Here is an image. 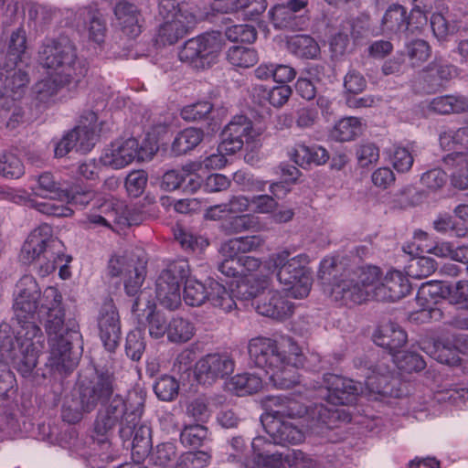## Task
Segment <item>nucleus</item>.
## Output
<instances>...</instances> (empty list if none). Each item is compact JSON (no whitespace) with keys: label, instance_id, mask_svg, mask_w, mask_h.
<instances>
[{"label":"nucleus","instance_id":"nucleus-5","mask_svg":"<svg viewBox=\"0 0 468 468\" xmlns=\"http://www.w3.org/2000/svg\"><path fill=\"white\" fill-rule=\"evenodd\" d=\"M381 282V271L377 266H361L335 279L331 287V297L345 305L360 304L369 299L377 300Z\"/></svg>","mask_w":468,"mask_h":468},{"label":"nucleus","instance_id":"nucleus-22","mask_svg":"<svg viewBox=\"0 0 468 468\" xmlns=\"http://www.w3.org/2000/svg\"><path fill=\"white\" fill-rule=\"evenodd\" d=\"M418 16L419 18L426 20V17L419 6L412 8L410 16H407V10L400 5H393L385 12L381 26L382 30L388 34H401L410 29V19Z\"/></svg>","mask_w":468,"mask_h":468},{"label":"nucleus","instance_id":"nucleus-48","mask_svg":"<svg viewBox=\"0 0 468 468\" xmlns=\"http://www.w3.org/2000/svg\"><path fill=\"white\" fill-rule=\"evenodd\" d=\"M227 58L229 62L235 67L250 68L257 63L258 54L253 48L233 46L229 48Z\"/></svg>","mask_w":468,"mask_h":468},{"label":"nucleus","instance_id":"nucleus-46","mask_svg":"<svg viewBox=\"0 0 468 468\" xmlns=\"http://www.w3.org/2000/svg\"><path fill=\"white\" fill-rule=\"evenodd\" d=\"M174 235L181 248L187 252H201L209 244L207 239L202 236L194 235L181 227L175 229Z\"/></svg>","mask_w":468,"mask_h":468},{"label":"nucleus","instance_id":"nucleus-27","mask_svg":"<svg viewBox=\"0 0 468 468\" xmlns=\"http://www.w3.org/2000/svg\"><path fill=\"white\" fill-rule=\"evenodd\" d=\"M119 207H114L112 201H103L97 207L99 213H89L84 224L89 229H95L99 227L110 228L111 220L120 225H131L132 223L127 217L119 215Z\"/></svg>","mask_w":468,"mask_h":468},{"label":"nucleus","instance_id":"nucleus-58","mask_svg":"<svg viewBox=\"0 0 468 468\" xmlns=\"http://www.w3.org/2000/svg\"><path fill=\"white\" fill-rule=\"evenodd\" d=\"M145 349V342L143 333L138 330H133L128 333L125 342V352L133 361L141 359Z\"/></svg>","mask_w":468,"mask_h":468},{"label":"nucleus","instance_id":"nucleus-28","mask_svg":"<svg viewBox=\"0 0 468 468\" xmlns=\"http://www.w3.org/2000/svg\"><path fill=\"white\" fill-rule=\"evenodd\" d=\"M267 432L275 444H296L303 441V432L292 423L284 420H272Z\"/></svg>","mask_w":468,"mask_h":468},{"label":"nucleus","instance_id":"nucleus-29","mask_svg":"<svg viewBox=\"0 0 468 468\" xmlns=\"http://www.w3.org/2000/svg\"><path fill=\"white\" fill-rule=\"evenodd\" d=\"M291 159L300 166L321 165L329 159L327 150L320 145L295 144L288 153Z\"/></svg>","mask_w":468,"mask_h":468},{"label":"nucleus","instance_id":"nucleus-38","mask_svg":"<svg viewBox=\"0 0 468 468\" xmlns=\"http://www.w3.org/2000/svg\"><path fill=\"white\" fill-rule=\"evenodd\" d=\"M265 243L261 235L239 237L231 239L222 246V252L226 255H238L260 249Z\"/></svg>","mask_w":468,"mask_h":468},{"label":"nucleus","instance_id":"nucleus-42","mask_svg":"<svg viewBox=\"0 0 468 468\" xmlns=\"http://www.w3.org/2000/svg\"><path fill=\"white\" fill-rule=\"evenodd\" d=\"M184 301L190 306H200L209 297V285L207 287L196 279H185Z\"/></svg>","mask_w":468,"mask_h":468},{"label":"nucleus","instance_id":"nucleus-57","mask_svg":"<svg viewBox=\"0 0 468 468\" xmlns=\"http://www.w3.org/2000/svg\"><path fill=\"white\" fill-rule=\"evenodd\" d=\"M131 437H133V453L147 454L151 447L150 428L146 425H140L139 423L133 430Z\"/></svg>","mask_w":468,"mask_h":468},{"label":"nucleus","instance_id":"nucleus-15","mask_svg":"<svg viewBox=\"0 0 468 468\" xmlns=\"http://www.w3.org/2000/svg\"><path fill=\"white\" fill-rule=\"evenodd\" d=\"M14 312L16 319L34 318L40 298V289L34 277L23 276L15 289Z\"/></svg>","mask_w":468,"mask_h":468},{"label":"nucleus","instance_id":"nucleus-59","mask_svg":"<svg viewBox=\"0 0 468 468\" xmlns=\"http://www.w3.org/2000/svg\"><path fill=\"white\" fill-rule=\"evenodd\" d=\"M440 144L446 150H451L455 144H468V126L444 130L440 134Z\"/></svg>","mask_w":468,"mask_h":468},{"label":"nucleus","instance_id":"nucleus-2","mask_svg":"<svg viewBox=\"0 0 468 468\" xmlns=\"http://www.w3.org/2000/svg\"><path fill=\"white\" fill-rule=\"evenodd\" d=\"M39 315L48 335V365L59 373L73 370L80 360V353L72 350V341L79 337L78 325L74 320H65L62 295L56 287L44 290Z\"/></svg>","mask_w":468,"mask_h":468},{"label":"nucleus","instance_id":"nucleus-7","mask_svg":"<svg viewBox=\"0 0 468 468\" xmlns=\"http://www.w3.org/2000/svg\"><path fill=\"white\" fill-rule=\"evenodd\" d=\"M33 318L16 319L19 328L16 331L17 356L16 369L23 376H29L37 365L39 354L44 348V335Z\"/></svg>","mask_w":468,"mask_h":468},{"label":"nucleus","instance_id":"nucleus-21","mask_svg":"<svg viewBox=\"0 0 468 468\" xmlns=\"http://www.w3.org/2000/svg\"><path fill=\"white\" fill-rule=\"evenodd\" d=\"M252 122L244 115L235 116L221 133L220 147L223 151L234 154L240 150L245 141L251 138Z\"/></svg>","mask_w":468,"mask_h":468},{"label":"nucleus","instance_id":"nucleus-36","mask_svg":"<svg viewBox=\"0 0 468 468\" xmlns=\"http://www.w3.org/2000/svg\"><path fill=\"white\" fill-rule=\"evenodd\" d=\"M448 165L455 166L452 175V183L460 189L468 188V154L452 153L444 157Z\"/></svg>","mask_w":468,"mask_h":468},{"label":"nucleus","instance_id":"nucleus-14","mask_svg":"<svg viewBox=\"0 0 468 468\" xmlns=\"http://www.w3.org/2000/svg\"><path fill=\"white\" fill-rule=\"evenodd\" d=\"M15 332L10 324L2 323L0 324V406L7 399L8 392L12 388L13 376L8 369L10 362L16 368V357L17 347Z\"/></svg>","mask_w":468,"mask_h":468},{"label":"nucleus","instance_id":"nucleus-49","mask_svg":"<svg viewBox=\"0 0 468 468\" xmlns=\"http://www.w3.org/2000/svg\"><path fill=\"white\" fill-rule=\"evenodd\" d=\"M80 16H83L89 20V37L98 44L103 42L106 32V24L104 19L101 17V15L98 11L84 7L80 10Z\"/></svg>","mask_w":468,"mask_h":468},{"label":"nucleus","instance_id":"nucleus-1","mask_svg":"<svg viewBox=\"0 0 468 468\" xmlns=\"http://www.w3.org/2000/svg\"><path fill=\"white\" fill-rule=\"evenodd\" d=\"M270 261L277 270L278 281L284 286L283 292H268L256 302L255 308L263 316L284 320L294 311V304L288 298L302 299L310 292L312 277L305 267L309 258L306 254L291 257L289 251L283 250L273 254Z\"/></svg>","mask_w":468,"mask_h":468},{"label":"nucleus","instance_id":"nucleus-60","mask_svg":"<svg viewBox=\"0 0 468 468\" xmlns=\"http://www.w3.org/2000/svg\"><path fill=\"white\" fill-rule=\"evenodd\" d=\"M225 36L231 42L252 43L257 38V31L250 25H234L227 27Z\"/></svg>","mask_w":468,"mask_h":468},{"label":"nucleus","instance_id":"nucleus-62","mask_svg":"<svg viewBox=\"0 0 468 468\" xmlns=\"http://www.w3.org/2000/svg\"><path fill=\"white\" fill-rule=\"evenodd\" d=\"M213 106L208 101H198L185 106L181 110V117L187 122H198L207 118Z\"/></svg>","mask_w":468,"mask_h":468},{"label":"nucleus","instance_id":"nucleus-26","mask_svg":"<svg viewBox=\"0 0 468 468\" xmlns=\"http://www.w3.org/2000/svg\"><path fill=\"white\" fill-rule=\"evenodd\" d=\"M375 343L388 350L393 356L407 342L406 332L397 324L388 322L380 325L374 335Z\"/></svg>","mask_w":468,"mask_h":468},{"label":"nucleus","instance_id":"nucleus-44","mask_svg":"<svg viewBox=\"0 0 468 468\" xmlns=\"http://www.w3.org/2000/svg\"><path fill=\"white\" fill-rule=\"evenodd\" d=\"M361 122L356 117H347L340 120L331 132V136L339 142H347L355 139L361 133Z\"/></svg>","mask_w":468,"mask_h":468},{"label":"nucleus","instance_id":"nucleus-25","mask_svg":"<svg viewBox=\"0 0 468 468\" xmlns=\"http://www.w3.org/2000/svg\"><path fill=\"white\" fill-rule=\"evenodd\" d=\"M114 16L122 31L134 37L141 33L142 15L138 7L129 1H120L114 7Z\"/></svg>","mask_w":468,"mask_h":468},{"label":"nucleus","instance_id":"nucleus-61","mask_svg":"<svg viewBox=\"0 0 468 468\" xmlns=\"http://www.w3.org/2000/svg\"><path fill=\"white\" fill-rule=\"evenodd\" d=\"M288 399L282 396H267L263 399V407L273 420H283L288 414Z\"/></svg>","mask_w":468,"mask_h":468},{"label":"nucleus","instance_id":"nucleus-13","mask_svg":"<svg viewBox=\"0 0 468 468\" xmlns=\"http://www.w3.org/2000/svg\"><path fill=\"white\" fill-rule=\"evenodd\" d=\"M114 392V378L109 372L97 373L80 386V406L83 412H91L99 404L109 400Z\"/></svg>","mask_w":468,"mask_h":468},{"label":"nucleus","instance_id":"nucleus-19","mask_svg":"<svg viewBox=\"0 0 468 468\" xmlns=\"http://www.w3.org/2000/svg\"><path fill=\"white\" fill-rule=\"evenodd\" d=\"M327 401L333 405H351L356 402L360 391L352 379L335 374L324 377Z\"/></svg>","mask_w":468,"mask_h":468},{"label":"nucleus","instance_id":"nucleus-17","mask_svg":"<svg viewBox=\"0 0 468 468\" xmlns=\"http://www.w3.org/2000/svg\"><path fill=\"white\" fill-rule=\"evenodd\" d=\"M234 361L227 355L209 354L196 364V377L199 383L210 385L218 378L230 375Z\"/></svg>","mask_w":468,"mask_h":468},{"label":"nucleus","instance_id":"nucleus-45","mask_svg":"<svg viewBox=\"0 0 468 468\" xmlns=\"http://www.w3.org/2000/svg\"><path fill=\"white\" fill-rule=\"evenodd\" d=\"M195 327L192 323L182 317L176 316L168 324L167 338L173 343H185L194 335Z\"/></svg>","mask_w":468,"mask_h":468},{"label":"nucleus","instance_id":"nucleus-24","mask_svg":"<svg viewBox=\"0 0 468 468\" xmlns=\"http://www.w3.org/2000/svg\"><path fill=\"white\" fill-rule=\"evenodd\" d=\"M304 357L299 348L297 355H292L283 365L278 367V370H273L268 374L273 385L282 389H287L300 383V376L297 368L303 367Z\"/></svg>","mask_w":468,"mask_h":468},{"label":"nucleus","instance_id":"nucleus-51","mask_svg":"<svg viewBox=\"0 0 468 468\" xmlns=\"http://www.w3.org/2000/svg\"><path fill=\"white\" fill-rule=\"evenodd\" d=\"M25 174V166L21 160L13 153L0 155V176L8 179H16Z\"/></svg>","mask_w":468,"mask_h":468},{"label":"nucleus","instance_id":"nucleus-20","mask_svg":"<svg viewBox=\"0 0 468 468\" xmlns=\"http://www.w3.org/2000/svg\"><path fill=\"white\" fill-rule=\"evenodd\" d=\"M100 337L109 352H114L121 338L120 317L112 302L105 303L98 317Z\"/></svg>","mask_w":468,"mask_h":468},{"label":"nucleus","instance_id":"nucleus-18","mask_svg":"<svg viewBox=\"0 0 468 468\" xmlns=\"http://www.w3.org/2000/svg\"><path fill=\"white\" fill-rule=\"evenodd\" d=\"M135 158L144 159L135 138L115 141L106 148L101 156V162L113 169H121L130 165Z\"/></svg>","mask_w":468,"mask_h":468},{"label":"nucleus","instance_id":"nucleus-56","mask_svg":"<svg viewBox=\"0 0 468 468\" xmlns=\"http://www.w3.org/2000/svg\"><path fill=\"white\" fill-rule=\"evenodd\" d=\"M211 459L207 452H186L182 453L176 461L177 468H204Z\"/></svg>","mask_w":468,"mask_h":468},{"label":"nucleus","instance_id":"nucleus-31","mask_svg":"<svg viewBox=\"0 0 468 468\" xmlns=\"http://www.w3.org/2000/svg\"><path fill=\"white\" fill-rule=\"evenodd\" d=\"M28 60L27 33L20 27L10 35L5 62L28 64Z\"/></svg>","mask_w":468,"mask_h":468},{"label":"nucleus","instance_id":"nucleus-32","mask_svg":"<svg viewBox=\"0 0 468 468\" xmlns=\"http://www.w3.org/2000/svg\"><path fill=\"white\" fill-rule=\"evenodd\" d=\"M269 286L266 276H250L239 281L232 288V293L239 301H249L258 297Z\"/></svg>","mask_w":468,"mask_h":468},{"label":"nucleus","instance_id":"nucleus-55","mask_svg":"<svg viewBox=\"0 0 468 468\" xmlns=\"http://www.w3.org/2000/svg\"><path fill=\"white\" fill-rule=\"evenodd\" d=\"M437 269L436 261L430 257H420L412 260L408 266V275L422 279L432 274Z\"/></svg>","mask_w":468,"mask_h":468},{"label":"nucleus","instance_id":"nucleus-52","mask_svg":"<svg viewBox=\"0 0 468 468\" xmlns=\"http://www.w3.org/2000/svg\"><path fill=\"white\" fill-rule=\"evenodd\" d=\"M392 357L397 367L406 372L420 371L426 366L422 356L414 352H401L399 350Z\"/></svg>","mask_w":468,"mask_h":468},{"label":"nucleus","instance_id":"nucleus-54","mask_svg":"<svg viewBox=\"0 0 468 468\" xmlns=\"http://www.w3.org/2000/svg\"><path fill=\"white\" fill-rule=\"evenodd\" d=\"M178 389L179 385L176 379L167 375L160 378L154 386V393L164 401L175 399L178 394Z\"/></svg>","mask_w":468,"mask_h":468},{"label":"nucleus","instance_id":"nucleus-8","mask_svg":"<svg viewBox=\"0 0 468 468\" xmlns=\"http://www.w3.org/2000/svg\"><path fill=\"white\" fill-rule=\"evenodd\" d=\"M222 48L221 34L207 32L186 40L179 50L178 58L194 69H204L215 63Z\"/></svg>","mask_w":468,"mask_h":468},{"label":"nucleus","instance_id":"nucleus-41","mask_svg":"<svg viewBox=\"0 0 468 468\" xmlns=\"http://www.w3.org/2000/svg\"><path fill=\"white\" fill-rule=\"evenodd\" d=\"M221 230L227 235H234L248 230H257L259 229L258 218L243 214L230 217L224 220L220 226Z\"/></svg>","mask_w":468,"mask_h":468},{"label":"nucleus","instance_id":"nucleus-12","mask_svg":"<svg viewBox=\"0 0 468 468\" xmlns=\"http://www.w3.org/2000/svg\"><path fill=\"white\" fill-rule=\"evenodd\" d=\"M287 418L303 419L306 427L314 430L323 425L334 428L339 419V412L324 404L305 405L293 399H288Z\"/></svg>","mask_w":468,"mask_h":468},{"label":"nucleus","instance_id":"nucleus-39","mask_svg":"<svg viewBox=\"0 0 468 468\" xmlns=\"http://www.w3.org/2000/svg\"><path fill=\"white\" fill-rule=\"evenodd\" d=\"M209 303L216 308L229 313L237 308L235 296L217 281L209 282Z\"/></svg>","mask_w":468,"mask_h":468},{"label":"nucleus","instance_id":"nucleus-23","mask_svg":"<svg viewBox=\"0 0 468 468\" xmlns=\"http://www.w3.org/2000/svg\"><path fill=\"white\" fill-rule=\"evenodd\" d=\"M410 292V282L401 271H388L377 292V301H398L406 296Z\"/></svg>","mask_w":468,"mask_h":468},{"label":"nucleus","instance_id":"nucleus-34","mask_svg":"<svg viewBox=\"0 0 468 468\" xmlns=\"http://www.w3.org/2000/svg\"><path fill=\"white\" fill-rule=\"evenodd\" d=\"M287 48L292 54L307 59H314L320 53L319 45L308 35H298L290 37L287 41Z\"/></svg>","mask_w":468,"mask_h":468},{"label":"nucleus","instance_id":"nucleus-11","mask_svg":"<svg viewBox=\"0 0 468 468\" xmlns=\"http://www.w3.org/2000/svg\"><path fill=\"white\" fill-rule=\"evenodd\" d=\"M190 274L188 261L184 259L175 261L167 265L156 280V298L160 304L174 310L181 303V283Z\"/></svg>","mask_w":468,"mask_h":468},{"label":"nucleus","instance_id":"nucleus-64","mask_svg":"<svg viewBox=\"0 0 468 468\" xmlns=\"http://www.w3.org/2000/svg\"><path fill=\"white\" fill-rule=\"evenodd\" d=\"M260 90L262 92L263 98L276 108L283 106L288 101L292 92L291 87L288 85L276 86L271 90L261 87Z\"/></svg>","mask_w":468,"mask_h":468},{"label":"nucleus","instance_id":"nucleus-10","mask_svg":"<svg viewBox=\"0 0 468 468\" xmlns=\"http://www.w3.org/2000/svg\"><path fill=\"white\" fill-rule=\"evenodd\" d=\"M167 14H162L158 9L160 24L155 40L161 45H173L182 38L197 24V16L186 0L180 5H173Z\"/></svg>","mask_w":468,"mask_h":468},{"label":"nucleus","instance_id":"nucleus-3","mask_svg":"<svg viewBox=\"0 0 468 468\" xmlns=\"http://www.w3.org/2000/svg\"><path fill=\"white\" fill-rule=\"evenodd\" d=\"M39 61L54 72L52 78L34 86L35 99L39 103H49L62 87H77L88 72L87 62L77 56L75 46L67 37L47 39L39 50Z\"/></svg>","mask_w":468,"mask_h":468},{"label":"nucleus","instance_id":"nucleus-43","mask_svg":"<svg viewBox=\"0 0 468 468\" xmlns=\"http://www.w3.org/2000/svg\"><path fill=\"white\" fill-rule=\"evenodd\" d=\"M269 16L275 28L296 30L300 27L301 18L285 7L284 4L273 6Z\"/></svg>","mask_w":468,"mask_h":468},{"label":"nucleus","instance_id":"nucleus-53","mask_svg":"<svg viewBox=\"0 0 468 468\" xmlns=\"http://www.w3.org/2000/svg\"><path fill=\"white\" fill-rule=\"evenodd\" d=\"M445 289V298L450 303L463 305L468 309V281L461 280L454 283H447Z\"/></svg>","mask_w":468,"mask_h":468},{"label":"nucleus","instance_id":"nucleus-37","mask_svg":"<svg viewBox=\"0 0 468 468\" xmlns=\"http://www.w3.org/2000/svg\"><path fill=\"white\" fill-rule=\"evenodd\" d=\"M367 363L366 362L365 367ZM365 384L367 388L374 393L384 394L387 393V385L389 379V370L384 364L377 366L370 365L365 367Z\"/></svg>","mask_w":468,"mask_h":468},{"label":"nucleus","instance_id":"nucleus-9","mask_svg":"<svg viewBox=\"0 0 468 468\" xmlns=\"http://www.w3.org/2000/svg\"><path fill=\"white\" fill-rule=\"evenodd\" d=\"M48 230L49 227L44 226L32 231L23 244L19 256L20 261L25 264L38 261L39 271L43 276L55 271L61 257L58 252L54 251L58 242L42 236L43 231L48 234Z\"/></svg>","mask_w":468,"mask_h":468},{"label":"nucleus","instance_id":"nucleus-4","mask_svg":"<svg viewBox=\"0 0 468 468\" xmlns=\"http://www.w3.org/2000/svg\"><path fill=\"white\" fill-rule=\"evenodd\" d=\"M144 398L137 391L129 392L126 398L115 395L100 410L94 422L93 438L99 443L109 440L114 428L119 425V433L123 439H130L133 430L140 423L144 408Z\"/></svg>","mask_w":468,"mask_h":468},{"label":"nucleus","instance_id":"nucleus-40","mask_svg":"<svg viewBox=\"0 0 468 468\" xmlns=\"http://www.w3.org/2000/svg\"><path fill=\"white\" fill-rule=\"evenodd\" d=\"M37 194L50 199H69V194L61 188L54 176L45 172L38 176Z\"/></svg>","mask_w":468,"mask_h":468},{"label":"nucleus","instance_id":"nucleus-30","mask_svg":"<svg viewBox=\"0 0 468 468\" xmlns=\"http://www.w3.org/2000/svg\"><path fill=\"white\" fill-rule=\"evenodd\" d=\"M276 444L264 437L259 436L253 439L251 448L255 454L256 462L266 468H279L282 462V453L275 450Z\"/></svg>","mask_w":468,"mask_h":468},{"label":"nucleus","instance_id":"nucleus-63","mask_svg":"<svg viewBox=\"0 0 468 468\" xmlns=\"http://www.w3.org/2000/svg\"><path fill=\"white\" fill-rule=\"evenodd\" d=\"M148 331L151 337L159 339L168 334V324L166 317L160 312L151 310L146 317Z\"/></svg>","mask_w":468,"mask_h":468},{"label":"nucleus","instance_id":"nucleus-47","mask_svg":"<svg viewBox=\"0 0 468 468\" xmlns=\"http://www.w3.org/2000/svg\"><path fill=\"white\" fill-rule=\"evenodd\" d=\"M230 384L239 396H244L258 392L261 388L262 380L255 374L242 373L234 376Z\"/></svg>","mask_w":468,"mask_h":468},{"label":"nucleus","instance_id":"nucleus-50","mask_svg":"<svg viewBox=\"0 0 468 468\" xmlns=\"http://www.w3.org/2000/svg\"><path fill=\"white\" fill-rule=\"evenodd\" d=\"M207 438V428L202 424L186 425L180 433L182 444L193 448L202 446Z\"/></svg>","mask_w":468,"mask_h":468},{"label":"nucleus","instance_id":"nucleus-33","mask_svg":"<svg viewBox=\"0 0 468 468\" xmlns=\"http://www.w3.org/2000/svg\"><path fill=\"white\" fill-rule=\"evenodd\" d=\"M204 138V132L197 128H186L175 137L171 150L174 154L181 155L196 148Z\"/></svg>","mask_w":468,"mask_h":468},{"label":"nucleus","instance_id":"nucleus-35","mask_svg":"<svg viewBox=\"0 0 468 468\" xmlns=\"http://www.w3.org/2000/svg\"><path fill=\"white\" fill-rule=\"evenodd\" d=\"M429 109L440 114L460 113L468 111V100L463 96H440L429 103Z\"/></svg>","mask_w":468,"mask_h":468},{"label":"nucleus","instance_id":"nucleus-6","mask_svg":"<svg viewBox=\"0 0 468 468\" xmlns=\"http://www.w3.org/2000/svg\"><path fill=\"white\" fill-rule=\"evenodd\" d=\"M299 346L290 336L279 339L259 336L250 340L248 350L253 363L266 375L283 365L289 356L297 355Z\"/></svg>","mask_w":468,"mask_h":468},{"label":"nucleus","instance_id":"nucleus-16","mask_svg":"<svg viewBox=\"0 0 468 468\" xmlns=\"http://www.w3.org/2000/svg\"><path fill=\"white\" fill-rule=\"evenodd\" d=\"M28 64L4 62L0 69V94L6 100L16 101L25 92L29 76L26 70Z\"/></svg>","mask_w":468,"mask_h":468}]
</instances>
